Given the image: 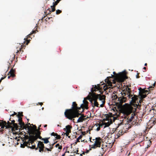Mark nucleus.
Returning <instances> with one entry per match:
<instances>
[{"mask_svg":"<svg viewBox=\"0 0 156 156\" xmlns=\"http://www.w3.org/2000/svg\"><path fill=\"white\" fill-rule=\"evenodd\" d=\"M85 154V152H84V151H83V153L82 154H80V155L81 156H83V154Z\"/></svg>","mask_w":156,"mask_h":156,"instance_id":"nucleus-45","label":"nucleus"},{"mask_svg":"<svg viewBox=\"0 0 156 156\" xmlns=\"http://www.w3.org/2000/svg\"><path fill=\"white\" fill-rule=\"evenodd\" d=\"M76 151V154H78V153H77V152H78V150H77Z\"/></svg>","mask_w":156,"mask_h":156,"instance_id":"nucleus-56","label":"nucleus"},{"mask_svg":"<svg viewBox=\"0 0 156 156\" xmlns=\"http://www.w3.org/2000/svg\"><path fill=\"white\" fill-rule=\"evenodd\" d=\"M25 126H31V127H37L36 126L34 125L33 124H32L31 125L29 123L27 124L26 125L25 124Z\"/></svg>","mask_w":156,"mask_h":156,"instance_id":"nucleus-29","label":"nucleus"},{"mask_svg":"<svg viewBox=\"0 0 156 156\" xmlns=\"http://www.w3.org/2000/svg\"><path fill=\"white\" fill-rule=\"evenodd\" d=\"M55 136H56L55 138L57 139H60L61 138L60 135L58 134L57 135H56Z\"/></svg>","mask_w":156,"mask_h":156,"instance_id":"nucleus-35","label":"nucleus"},{"mask_svg":"<svg viewBox=\"0 0 156 156\" xmlns=\"http://www.w3.org/2000/svg\"><path fill=\"white\" fill-rule=\"evenodd\" d=\"M81 138V136H80L76 139V141L75 143V144H76L77 143L80 142V140Z\"/></svg>","mask_w":156,"mask_h":156,"instance_id":"nucleus-31","label":"nucleus"},{"mask_svg":"<svg viewBox=\"0 0 156 156\" xmlns=\"http://www.w3.org/2000/svg\"><path fill=\"white\" fill-rule=\"evenodd\" d=\"M50 11V10H49V12L48 13L47 12V11L45 12H44L45 14H46V15H49V14H51V12H49Z\"/></svg>","mask_w":156,"mask_h":156,"instance_id":"nucleus-38","label":"nucleus"},{"mask_svg":"<svg viewBox=\"0 0 156 156\" xmlns=\"http://www.w3.org/2000/svg\"><path fill=\"white\" fill-rule=\"evenodd\" d=\"M15 72V70L12 69L8 73V75L10 76H8V79H9L10 77H14L15 76L14 73Z\"/></svg>","mask_w":156,"mask_h":156,"instance_id":"nucleus-17","label":"nucleus"},{"mask_svg":"<svg viewBox=\"0 0 156 156\" xmlns=\"http://www.w3.org/2000/svg\"><path fill=\"white\" fill-rule=\"evenodd\" d=\"M72 127H66L63 129L64 131L66 133L63 132L62 133V135H66V136H68V137L69 138L70 136H69L70 133H71V129Z\"/></svg>","mask_w":156,"mask_h":156,"instance_id":"nucleus-15","label":"nucleus"},{"mask_svg":"<svg viewBox=\"0 0 156 156\" xmlns=\"http://www.w3.org/2000/svg\"><path fill=\"white\" fill-rule=\"evenodd\" d=\"M35 32L34 31H32V33L29 34L27 36V37L26 38H24V40H25V42L26 43V44L27 45L29 43L30 41V39H28L29 38H30V36L32 35L33 33H34Z\"/></svg>","mask_w":156,"mask_h":156,"instance_id":"nucleus-19","label":"nucleus"},{"mask_svg":"<svg viewBox=\"0 0 156 156\" xmlns=\"http://www.w3.org/2000/svg\"><path fill=\"white\" fill-rule=\"evenodd\" d=\"M49 138H42L41 140L44 141V143L45 144H47L49 143V141L48 140Z\"/></svg>","mask_w":156,"mask_h":156,"instance_id":"nucleus-28","label":"nucleus"},{"mask_svg":"<svg viewBox=\"0 0 156 156\" xmlns=\"http://www.w3.org/2000/svg\"><path fill=\"white\" fill-rule=\"evenodd\" d=\"M55 146L56 147H58V149L59 150H61L62 149V146L61 145L60 146L59 144H56Z\"/></svg>","mask_w":156,"mask_h":156,"instance_id":"nucleus-32","label":"nucleus"},{"mask_svg":"<svg viewBox=\"0 0 156 156\" xmlns=\"http://www.w3.org/2000/svg\"><path fill=\"white\" fill-rule=\"evenodd\" d=\"M46 150H46V149H45V150H44V152H46Z\"/></svg>","mask_w":156,"mask_h":156,"instance_id":"nucleus-60","label":"nucleus"},{"mask_svg":"<svg viewBox=\"0 0 156 156\" xmlns=\"http://www.w3.org/2000/svg\"><path fill=\"white\" fill-rule=\"evenodd\" d=\"M84 119L83 118V117L81 116L77 119V122H82L84 120Z\"/></svg>","mask_w":156,"mask_h":156,"instance_id":"nucleus-26","label":"nucleus"},{"mask_svg":"<svg viewBox=\"0 0 156 156\" xmlns=\"http://www.w3.org/2000/svg\"><path fill=\"white\" fill-rule=\"evenodd\" d=\"M147 146L145 148L146 149H147L149 147L151 144V142L150 140H149L147 141Z\"/></svg>","mask_w":156,"mask_h":156,"instance_id":"nucleus-27","label":"nucleus"},{"mask_svg":"<svg viewBox=\"0 0 156 156\" xmlns=\"http://www.w3.org/2000/svg\"><path fill=\"white\" fill-rule=\"evenodd\" d=\"M31 147L32 149H35L36 150H37L39 148V151L41 152L44 151V146L43 143L42 142L39 141L38 142L37 147H36L35 145H32L31 146Z\"/></svg>","mask_w":156,"mask_h":156,"instance_id":"nucleus-9","label":"nucleus"},{"mask_svg":"<svg viewBox=\"0 0 156 156\" xmlns=\"http://www.w3.org/2000/svg\"><path fill=\"white\" fill-rule=\"evenodd\" d=\"M81 108L77 107V105L76 102H73L72 103V108L67 109L64 113L65 115L66 118L72 120L73 118L78 117L79 115H81V111H80Z\"/></svg>","mask_w":156,"mask_h":156,"instance_id":"nucleus-3","label":"nucleus"},{"mask_svg":"<svg viewBox=\"0 0 156 156\" xmlns=\"http://www.w3.org/2000/svg\"><path fill=\"white\" fill-rule=\"evenodd\" d=\"M136 109L137 108H134L128 104L126 103L123 105L122 112L126 116L125 118L128 116L127 119L129 121H131L136 115L135 112Z\"/></svg>","mask_w":156,"mask_h":156,"instance_id":"nucleus-5","label":"nucleus"},{"mask_svg":"<svg viewBox=\"0 0 156 156\" xmlns=\"http://www.w3.org/2000/svg\"><path fill=\"white\" fill-rule=\"evenodd\" d=\"M14 58H13V57L9 59V61L8 62V64H9V65L8 66V68L10 67V66L11 65V64L12 63L13 60H14Z\"/></svg>","mask_w":156,"mask_h":156,"instance_id":"nucleus-25","label":"nucleus"},{"mask_svg":"<svg viewBox=\"0 0 156 156\" xmlns=\"http://www.w3.org/2000/svg\"><path fill=\"white\" fill-rule=\"evenodd\" d=\"M81 138V136H80L76 139V141L75 143V144H76L77 143L80 142V140Z\"/></svg>","mask_w":156,"mask_h":156,"instance_id":"nucleus-30","label":"nucleus"},{"mask_svg":"<svg viewBox=\"0 0 156 156\" xmlns=\"http://www.w3.org/2000/svg\"><path fill=\"white\" fill-rule=\"evenodd\" d=\"M17 113L15 112H14V113L13 114H12L11 115H10V116L11 117V116H13L14 115H17Z\"/></svg>","mask_w":156,"mask_h":156,"instance_id":"nucleus-39","label":"nucleus"},{"mask_svg":"<svg viewBox=\"0 0 156 156\" xmlns=\"http://www.w3.org/2000/svg\"><path fill=\"white\" fill-rule=\"evenodd\" d=\"M101 127H97V129H94L96 131H98L100 130Z\"/></svg>","mask_w":156,"mask_h":156,"instance_id":"nucleus-40","label":"nucleus"},{"mask_svg":"<svg viewBox=\"0 0 156 156\" xmlns=\"http://www.w3.org/2000/svg\"><path fill=\"white\" fill-rule=\"evenodd\" d=\"M111 78V77H108L105 79V82H106V84L103 86V88L105 91H106L108 88L112 87V82L109 80V78Z\"/></svg>","mask_w":156,"mask_h":156,"instance_id":"nucleus-12","label":"nucleus"},{"mask_svg":"<svg viewBox=\"0 0 156 156\" xmlns=\"http://www.w3.org/2000/svg\"><path fill=\"white\" fill-rule=\"evenodd\" d=\"M41 125H39L38 127H41Z\"/></svg>","mask_w":156,"mask_h":156,"instance_id":"nucleus-59","label":"nucleus"},{"mask_svg":"<svg viewBox=\"0 0 156 156\" xmlns=\"http://www.w3.org/2000/svg\"><path fill=\"white\" fill-rule=\"evenodd\" d=\"M147 63H146L144 64L145 66H147Z\"/></svg>","mask_w":156,"mask_h":156,"instance_id":"nucleus-55","label":"nucleus"},{"mask_svg":"<svg viewBox=\"0 0 156 156\" xmlns=\"http://www.w3.org/2000/svg\"><path fill=\"white\" fill-rule=\"evenodd\" d=\"M117 130V129L116 128H113L112 131L113 132L112 133H114V132L115 131Z\"/></svg>","mask_w":156,"mask_h":156,"instance_id":"nucleus-43","label":"nucleus"},{"mask_svg":"<svg viewBox=\"0 0 156 156\" xmlns=\"http://www.w3.org/2000/svg\"><path fill=\"white\" fill-rule=\"evenodd\" d=\"M61 0H57L56 2L58 3Z\"/></svg>","mask_w":156,"mask_h":156,"instance_id":"nucleus-48","label":"nucleus"},{"mask_svg":"<svg viewBox=\"0 0 156 156\" xmlns=\"http://www.w3.org/2000/svg\"><path fill=\"white\" fill-rule=\"evenodd\" d=\"M130 154V152H129V153L128 154V155H129Z\"/></svg>","mask_w":156,"mask_h":156,"instance_id":"nucleus-61","label":"nucleus"},{"mask_svg":"<svg viewBox=\"0 0 156 156\" xmlns=\"http://www.w3.org/2000/svg\"><path fill=\"white\" fill-rule=\"evenodd\" d=\"M20 127V128H25L27 130V132L29 134V136H27V139H28V142L32 143L36 141L38 138L41 139V137L40 136L41 133L40 131V127Z\"/></svg>","mask_w":156,"mask_h":156,"instance_id":"nucleus-4","label":"nucleus"},{"mask_svg":"<svg viewBox=\"0 0 156 156\" xmlns=\"http://www.w3.org/2000/svg\"><path fill=\"white\" fill-rule=\"evenodd\" d=\"M43 104V103L42 102H39L37 104V105H40L41 106H42V105Z\"/></svg>","mask_w":156,"mask_h":156,"instance_id":"nucleus-42","label":"nucleus"},{"mask_svg":"<svg viewBox=\"0 0 156 156\" xmlns=\"http://www.w3.org/2000/svg\"><path fill=\"white\" fill-rule=\"evenodd\" d=\"M65 153L63 154L62 156H65Z\"/></svg>","mask_w":156,"mask_h":156,"instance_id":"nucleus-57","label":"nucleus"},{"mask_svg":"<svg viewBox=\"0 0 156 156\" xmlns=\"http://www.w3.org/2000/svg\"><path fill=\"white\" fill-rule=\"evenodd\" d=\"M62 11L59 9H58L56 10V14L57 15H58L62 12Z\"/></svg>","mask_w":156,"mask_h":156,"instance_id":"nucleus-33","label":"nucleus"},{"mask_svg":"<svg viewBox=\"0 0 156 156\" xmlns=\"http://www.w3.org/2000/svg\"><path fill=\"white\" fill-rule=\"evenodd\" d=\"M95 141L93 145H90L89 146L90 147V150H91L92 148L95 149L97 147H100L101 144L102 142V139L100 137H97L95 138Z\"/></svg>","mask_w":156,"mask_h":156,"instance_id":"nucleus-8","label":"nucleus"},{"mask_svg":"<svg viewBox=\"0 0 156 156\" xmlns=\"http://www.w3.org/2000/svg\"><path fill=\"white\" fill-rule=\"evenodd\" d=\"M80 140V141L81 142H83L84 143H87V140H86L84 139L83 140L82 139V138H81Z\"/></svg>","mask_w":156,"mask_h":156,"instance_id":"nucleus-34","label":"nucleus"},{"mask_svg":"<svg viewBox=\"0 0 156 156\" xmlns=\"http://www.w3.org/2000/svg\"><path fill=\"white\" fill-rule=\"evenodd\" d=\"M27 120L28 121L29 120V119H27Z\"/></svg>","mask_w":156,"mask_h":156,"instance_id":"nucleus-62","label":"nucleus"},{"mask_svg":"<svg viewBox=\"0 0 156 156\" xmlns=\"http://www.w3.org/2000/svg\"><path fill=\"white\" fill-rule=\"evenodd\" d=\"M130 88H129V87H127L126 88V91H125L124 93H127L128 92V91L129 92V93L130 94H131L130 91H129V90H130Z\"/></svg>","mask_w":156,"mask_h":156,"instance_id":"nucleus-36","label":"nucleus"},{"mask_svg":"<svg viewBox=\"0 0 156 156\" xmlns=\"http://www.w3.org/2000/svg\"><path fill=\"white\" fill-rule=\"evenodd\" d=\"M9 120L11 122L8 121L6 122L5 121L0 120V127H19L18 125V122L15 123V120L13 119L11 117L9 118Z\"/></svg>","mask_w":156,"mask_h":156,"instance_id":"nucleus-6","label":"nucleus"},{"mask_svg":"<svg viewBox=\"0 0 156 156\" xmlns=\"http://www.w3.org/2000/svg\"><path fill=\"white\" fill-rule=\"evenodd\" d=\"M131 128L128 127L125 129L123 127L122 129L119 130L117 134H116V135L115 136V138H117L120 136L122 135L124 133H126L128 132H129L130 131L129 130Z\"/></svg>","mask_w":156,"mask_h":156,"instance_id":"nucleus-11","label":"nucleus"},{"mask_svg":"<svg viewBox=\"0 0 156 156\" xmlns=\"http://www.w3.org/2000/svg\"><path fill=\"white\" fill-rule=\"evenodd\" d=\"M122 93H122V92L121 93V94H122ZM120 97L122 98V96L121 97ZM112 98H113V99H115V100H117L118 99V100L117 101H118L117 102H116V103L118 107H122V106L123 107V106H119V104H118V102H119V100H118V99H119V98H120V97L118 98L117 96L116 95H113L112 96Z\"/></svg>","mask_w":156,"mask_h":156,"instance_id":"nucleus-22","label":"nucleus"},{"mask_svg":"<svg viewBox=\"0 0 156 156\" xmlns=\"http://www.w3.org/2000/svg\"><path fill=\"white\" fill-rule=\"evenodd\" d=\"M83 104H82L81 105V107L82 109L81 112H83L84 108H85L87 109L88 108V102L85 99L83 100Z\"/></svg>","mask_w":156,"mask_h":156,"instance_id":"nucleus-16","label":"nucleus"},{"mask_svg":"<svg viewBox=\"0 0 156 156\" xmlns=\"http://www.w3.org/2000/svg\"><path fill=\"white\" fill-rule=\"evenodd\" d=\"M155 83H154V84H153V86L154 87L155 86Z\"/></svg>","mask_w":156,"mask_h":156,"instance_id":"nucleus-54","label":"nucleus"},{"mask_svg":"<svg viewBox=\"0 0 156 156\" xmlns=\"http://www.w3.org/2000/svg\"><path fill=\"white\" fill-rule=\"evenodd\" d=\"M113 73L114 75V79L118 81L123 82L127 78V77L125 74L122 73L117 74L115 72H114Z\"/></svg>","mask_w":156,"mask_h":156,"instance_id":"nucleus-7","label":"nucleus"},{"mask_svg":"<svg viewBox=\"0 0 156 156\" xmlns=\"http://www.w3.org/2000/svg\"><path fill=\"white\" fill-rule=\"evenodd\" d=\"M91 138H92V137H90V138H89V139H90V142H92V141H91Z\"/></svg>","mask_w":156,"mask_h":156,"instance_id":"nucleus-50","label":"nucleus"},{"mask_svg":"<svg viewBox=\"0 0 156 156\" xmlns=\"http://www.w3.org/2000/svg\"><path fill=\"white\" fill-rule=\"evenodd\" d=\"M54 1H55V0H54ZM58 3L56 2L55 1L54 2H53V5H51V11H50L49 12H53L55 11V7L57 5Z\"/></svg>","mask_w":156,"mask_h":156,"instance_id":"nucleus-18","label":"nucleus"},{"mask_svg":"<svg viewBox=\"0 0 156 156\" xmlns=\"http://www.w3.org/2000/svg\"><path fill=\"white\" fill-rule=\"evenodd\" d=\"M73 122H74V119H73Z\"/></svg>","mask_w":156,"mask_h":156,"instance_id":"nucleus-63","label":"nucleus"},{"mask_svg":"<svg viewBox=\"0 0 156 156\" xmlns=\"http://www.w3.org/2000/svg\"><path fill=\"white\" fill-rule=\"evenodd\" d=\"M93 127H91V129H89L88 130H87L86 131H84V132H82L80 136H81V138H82L83 136V135H84L86 133H88V132H89V134H90V131L91 130H92L93 128Z\"/></svg>","mask_w":156,"mask_h":156,"instance_id":"nucleus-23","label":"nucleus"},{"mask_svg":"<svg viewBox=\"0 0 156 156\" xmlns=\"http://www.w3.org/2000/svg\"><path fill=\"white\" fill-rule=\"evenodd\" d=\"M61 123H59V124H58L57 125V126L58 127H59V126H60V127H61Z\"/></svg>","mask_w":156,"mask_h":156,"instance_id":"nucleus-49","label":"nucleus"},{"mask_svg":"<svg viewBox=\"0 0 156 156\" xmlns=\"http://www.w3.org/2000/svg\"><path fill=\"white\" fill-rule=\"evenodd\" d=\"M154 87H149V89L150 90H152V88H153Z\"/></svg>","mask_w":156,"mask_h":156,"instance_id":"nucleus-47","label":"nucleus"},{"mask_svg":"<svg viewBox=\"0 0 156 156\" xmlns=\"http://www.w3.org/2000/svg\"><path fill=\"white\" fill-rule=\"evenodd\" d=\"M45 149L46 150L48 151H51V150L50 149L47 148H46Z\"/></svg>","mask_w":156,"mask_h":156,"instance_id":"nucleus-44","label":"nucleus"},{"mask_svg":"<svg viewBox=\"0 0 156 156\" xmlns=\"http://www.w3.org/2000/svg\"><path fill=\"white\" fill-rule=\"evenodd\" d=\"M5 127H0V133L2 132L3 131H4V129H8L9 128H11L12 130L13 131V130L15 129L16 130H18L19 128V127H5V128L4 129Z\"/></svg>","mask_w":156,"mask_h":156,"instance_id":"nucleus-20","label":"nucleus"},{"mask_svg":"<svg viewBox=\"0 0 156 156\" xmlns=\"http://www.w3.org/2000/svg\"><path fill=\"white\" fill-rule=\"evenodd\" d=\"M103 82H101L97 86L93 85L91 92L88 95V99L91 103L93 107H103L105 103L106 96L101 95L103 92L101 91L102 87H101L104 84Z\"/></svg>","mask_w":156,"mask_h":156,"instance_id":"nucleus-1","label":"nucleus"},{"mask_svg":"<svg viewBox=\"0 0 156 156\" xmlns=\"http://www.w3.org/2000/svg\"><path fill=\"white\" fill-rule=\"evenodd\" d=\"M146 69V67H144L143 68V69H145H145Z\"/></svg>","mask_w":156,"mask_h":156,"instance_id":"nucleus-53","label":"nucleus"},{"mask_svg":"<svg viewBox=\"0 0 156 156\" xmlns=\"http://www.w3.org/2000/svg\"><path fill=\"white\" fill-rule=\"evenodd\" d=\"M23 116V112H19L18 114L16 115V117L18 119L17 122L18 124L20 125V127H26L25 126V123L23 121L22 117ZM27 127H29L27 126Z\"/></svg>","mask_w":156,"mask_h":156,"instance_id":"nucleus-10","label":"nucleus"},{"mask_svg":"<svg viewBox=\"0 0 156 156\" xmlns=\"http://www.w3.org/2000/svg\"><path fill=\"white\" fill-rule=\"evenodd\" d=\"M47 125H46V124H45V125L44 126V127H47Z\"/></svg>","mask_w":156,"mask_h":156,"instance_id":"nucleus-52","label":"nucleus"},{"mask_svg":"<svg viewBox=\"0 0 156 156\" xmlns=\"http://www.w3.org/2000/svg\"><path fill=\"white\" fill-rule=\"evenodd\" d=\"M65 127H71V126L70 125H68L66 126Z\"/></svg>","mask_w":156,"mask_h":156,"instance_id":"nucleus-51","label":"nucleus"},{"mask_svg":"<svg viewBox=\"0 0 156 156\" xmlns=\"http://www.w3.org/2000/svg\"><path fill=\"white\" fill-rule=\"evenodd\" d=\"M51 136H55L56 135H57V133L53 132L51 133Z\"/></svg>","mask_w":156,"mask_h":156,"instance_id":"nucleus-37","label":"nucleus"},{"mask_svg":"<svg viewBox=\"0 0 156 156\" xmlns=\"http://www.w3.org/2000/svg\"><path fill=\"white\" fill-rule=\"evenodd\" d=\"M139 73H138L137 75L136 76V78H138L140 77L139 76Z\"/></svg>","mask_w":156,"mask_h":156,"instance_id":"nucleus-46","label":"nucleus"},{"mask_svg":"<svg viewBox=\"0 0 156 156\" xmlns=\"http://www.w3.org/2000/svg\"><path fill=\"white\" fill-rule=\"evenodd\" d=\"M24 46H25L24 45H23V46L22 45L21 46V48H20V47L19 48L18 47L17 48V51H16V53H18L20 51H22L23 52V50H22V49L23 48V47H24Z\"/></svg>","mask_w":156,"mask_h":156,"instance_id":"nucleus-24","label":"nucleus"},{"mask_svg":"<svg viewBox=\"0 0 156 156\" xmlns=\"http://www.w3.org/2000/svg\"><path fill=\"white\" fill-rule=\"evenodd\" d=\"M122 98L120 97L118 99L119 102H118L119 106H122V104L126 102L128 99L129 101V105L133 106L134 108H137V105L136 104V101L138 100V96L135 95L130 94L129 91L127 93H123L122 94Z\"/></svg>","mask_w":156,"mask_h":156,"instance_id":"nucleus-2","label":"nucleus"},{"mask_svg":"<svg viewBox=\"0 0 156 156\" xmlns=\"http://www.w3.org/2000/svg\"><path fill=\"white\" fill-rule=\"evenodd\" d=\"M151 128V127H146V129L141 132V134H143L144 135L147 134L148 133L149 130Z\"/></svg>","mask_w":156,"mask_h":156,"instance_id":"nucleus-21","label":"nucleus"},{"mask_svg":"<svg viewBox=\"0 0 156 156\" xmlns=\"http://www.w3.org/2000/svg\"><path fill=\"white\" fill-rule=\"evenodd\" d=\"M27 136H25L24 138V142L23 143V145H21V146L22 147L24 148V147L25 146H27L29 148H30L31 149V146L32 145H35L34 144L33 145V144L34 143V142H33L32 143H30V142H28V139H27Z\"/></svg>","mask_w":156,"mask_h":156,"instance_id":"nucleus-13","label":"nucleus"},{"mask_svg":"<svg viewBox=\"0 0 156 156\" xmlns=\"http://www.w3.org/2000/svg\"><path fill=\"white\" fill-rule=\"evenodd\" d=\"M139 94L141 99L145 98L146 97V94L148 93V91L147 90H145L144 89L140 88L139 89Z\"/></svg>","mask_w":156,"mask_h":156,"instance_id":"nucleus-14","label":"nucleus"},{"mask_svg":"<svg viewBox=\"0 0 156 156\" xmlns=\"http://www.w3.org/2000/svg\"><path fill=\"white\" fill-rule=\"evenodd\" d=\"M52 148H53V147H50V148L51 149H52Z\"/></svg>","mask_w":156,"mask_h":156,"instance_id":"nucleus-64","label":"nucleus"},{"mask_svg":"<svg viewBox=\"0 0 156 156\" xmlns=\"http://www.w3.org/2000/svg\"><path fill=\"white\" fill-rule=\"evenodd\" d=\"M66 152L69 153V151H66L65 152V153H66Z\"/></svg>","mask_w":156,"mask_h":156,"instance_id":"nucleus-58","label":"nucleus"},{"mask_svg":"<svg viewBox=\"0 0 156 156\" xmlns=\"http://www.w3.org/2000/svg\"><path fill=\"white\" fill-rule=\"evenodd\" d=\"M109 115L108 114L106 115V118L107 119H108V120H109Z\"/></svg>","mask_w":156,"mask_h":156,"instance_id":"nucleus-41","label":"nucleus"}]
</instances>
